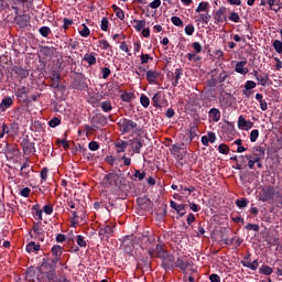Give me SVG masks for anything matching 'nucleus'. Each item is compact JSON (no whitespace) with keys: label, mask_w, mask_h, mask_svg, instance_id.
<instances>
[{"label":"nucleus","mask_w":282,"mask_h":282,"mask_svg":"<svg viewBox=\"0 0 282 282\" xmlns=\"http://www.w3.org/2000/svg\"><path fill=\"white\" fill-rule=\"evenodd\" d=\"M158 243V240H155V236H143L142 238V248H145V250H150V248H153Z\"/></svg>","instance_id":"nucleus-8"},{"label":"nucleus","mask_w":282,"mask_h":282,"mask_svg":"<svg viewBox=\"0 0 282 282\" xmlns=\"http://www.w3.org/2000/svg\"><path fill=\"white\" fill-rule=\"evenodd\" d=\"M170 151L172 155H174V158H177V160H184V155H186V151L181 153L182 148L180 147V144H173Z\"/></svg>","instance_id":"nucleus-14"},{"label":"nucleus","mask_w":282,"mask_h":282,"mask_svg":"<svg viewBox=\"0 0 282 282\" xmlns=\"http://www.w3.org/2000/svg\"><path fill=\"white\" fill-rule=\"evenodd\" d=\"M17 98H23V96H28V88L25 86H21L15 90Z\"/></svg>","instance_id":"nucleus-32"},{"label":"nucleus","mask_w":282,"mask_h":282,"mask_svg":"<svg viewBox=\"0 0 282 282\" xmlns=\"http://www.w3.org/2000/svg\"><path fill=\"white\" fill-rule=\"evenodd\" d=\"M140 102L142 105V107H144V109H147L151 105V100L149 99V97L147 95H141Z\"/></svg>","instance_id":"nucleus-33"},{"label":"nucleus","mask_w":282,"mask_h":282,"mask_svg":"<svg viewBox=\"0 0 282 282\" xmlns=\"http://www.w3.org/2000/svg\"><path fill=\"white\" fill-rule=\"evenodd\" d=\"M8 133H10V128H8V124L3 123V124H2V131H1V133H0V139H3V137H4L6 134H8Z\"/></svg>","instance_id":"nucleus-57"},{"label":"nucleus","mask_w":282,"mask_h":282,"mask_svg":"<svg viewBox=\"0 0 282 282\" xmlns=\"http://www.w3.org/2000/svg\"><path fill=\"white\" fill-rule=\"evenodd\" d=\"M162 100H164V93L158 91L153 97H152V102L153 106L156 108L162 107Z\"/></svg>","instance_id":"nucleus-16"},{"label":"nucleus","mask_w":282,"mask_h":282,"mask_svg":"<svg viewBox=\"0 0 282 282\" xmlns=\"http://www.w3.org/2000/svg\"><path fill=\"white\" fill-rule=\"evenodd\" d=\"M80 36L87 37L91 34L89 28L86 24H83V30L79 31Z\"/></svg>","instance_id":"nucleus-42"},{"label":"nucleus","mask_w":282,"mask_h":282,"mask_svg":"<svg viewBox=\"0 0 282 282\" xmlns=\"http://www.w3.org/2000/svg\"><path fill=\"white\" fill-rule=\"evenodd\" d=\"M245 228H246V230H253L254 232H259V225H257V224H247L246 226H245Z\"/></svg>","instance_id":"nucleus-47"},{"label":"nucleus","mask_w":282,"mask_h":282,"mask_svg":"<svg viewBox=\"0 0 282 282\" xmlns=\"http://www.w3.org/2000/svg\"><path fill=\"white\" fill-rule=\"evenodd\" d=\"M113 235V227L110 225H104L102 227L99 228V236L101 239H109Z\"/></svg>","instance_id":"nucleus-11"},{"label":"nucleus","mask_w":282,"mask_h":282,"mask_svg":"<svg viewBox=\"0 0 282 282\" xmlns=\"http://www.w3.org/2000/svg\"><path fill=\"white\" fill-rule=\"evenodd\" d=\"M246 65H248V62L246 61L238 62L236 64L235 72H237V74H242V75L248 74V68H246Z\"/></svg>","instance_id":"nucleus-18"},{"label":"nucleus","mask_w":282,"mask_h":282,"mask_svg":"<svg viewBox=\"0 0 282 282\" xmlns=\"http://www.w3.org/2000/svg\"><path fill=\"white\" fill-rule=\"evenodd\" d=\"M142 147H143L142 140H140V139L132 140V151L134 153H140V150L142 149Z\"/></svg>","instance_id":"nucleus-24"},{"label":"nucleus","mask_w":282,"mask_h":282,"mask_svg":"<svg viewBox=\"0 0 282 282\" xmlns=\"http://www.w3.org/2000/svg\"><path fill=\"white\" fill-rule=\"evenodd\" d=\"M253 76L258 82V85L261 87H265V85H268V80H270V75L268 73H259L258 70H253Z\"/></svg>","instance_id":"nucleus-6"},{"label":"nucleus","mask_w":282,"mask_h":282,"mask_svg":"<svg viewBox=\"0 0 282 282\" xmlns=\"http://www.w3.org/2000/svg\"><path fill=\"white\" fill-rule=\"evenodd\" d=\"M275 270H276L275 274L278 276H282V261H279L275 263Z\"/></svg>","instance_id":"nucleus-58"},{"label":"nucleus","mask_w":282,"mask_h":282,"mask_svg":"<svg viewBox=\"0 0 282 282\" xmlns=\"http://www.w3.org/2000/svg\"><path fill=\"white\" fill-rule=\"evenodd\" d=\"M121 100L123 102H131V100H133V93H123L121 95Z\"/></svg>","instance_id":"nucleus-37"},{"label":"nucleus","mask_w":282,"mask_h":282,"mask_svg":"<svg viewBox=\"0 0 282 282\" xmlns=\"http://www.w3.org/2000/svg\"><path fill=\"white\" fill-rule=\"evenodd\" d=\"M229 21H232L234 23H239V21H241V18L239 17V13L234 11L229 15Z\"/></svg>","instance_id":"nucleus-43"},{"label":"nucleus","mask_w":282,"mask_h":282,"mask_svg":"<svg viewBox=\"0 0 282 282\" xmlns=\"http://www.w3.org/2000/svg\"><path fill=\"white\" fill-rule=\"evenodd\" d=\"M229 76L230 74H228V72L223 70L218 76V83H224Z\"/></svg>","instance_id":"nucleus-51"},{"label":"nucleus","mask_w":282,"mask_h":282,"mask_svg":"<svg viewBox=\"0 0 282 282\" xmlns=\"http://www.w3.org/2000/svg\"><path fill=\"white\" fill-rule=\"evenodd\" d=\"M173 263H175V258L173 256H167L166 258L163 259L162 265L164 270H173Z\"/></svg>","instance_id":"nucleus-19"},{"label":"nucleus","mask_w":282,"mask_h":282,"mask_svg":"<svg viewBox=\"0 0 282 282\" xmlns=\"http://www.w3.org/2000/svg\"><path fill=\"white\" fill-rule=\"evenodd\" d=\"M119 180L120 176H118V174L109 173L104 177V183L106 184V186H117Z\"/></svg>","instance_id":"nucleus-9"},{"label":"nucleus","mask_w":282,"mask_h":282,"mask_svg":"<svg viewBox=\"0 0 282 282\" xmlns=\"http://www.w3.org/2000/svg\"><path fill=\"white\" fill-rule=\"evenodd\" d=\"M84 61L88 63V65H96V56H94L93 54H86L84 56Z\"/></svg>","instance_id":"nucleus-34"},{"label":"nucleus","mask_w":282,"mask_h":282,"mask_svg":"<svg viewBox=\"0 0 282 282\" xmlns=\"http://www.w3.org/2000/svg\"><path fill=\"white\" fill-rule=\"evenodd\" d=\"M236 206H238V208H246L248 206V199L242 198V199L236 200Z\"/></svg>","instance_id":"nucleus-46"},{"label":"nucleus","mask_w":282,"mask_h":282,"mask_svg":"<svg viewBox=\"0 0 282 282\" xmlns=\"http://www.w3.org/2000/svg\"><path fill=\"white\" fill-rule=\"evenodd\" d=\"M160 6H162L161 0H154L150 3V8H152V10H158V8H160Z\"/></svg>","instance_id":"nucleus-59"},{"label":"nucleus","mask_w":282,"mask_h":282,"mask_svg":"<svg viewBox=\"0 0 282 282\" xmlns=\"http://www.w3.org/2000/svg\"><path fill=\"white\" fill-rule=\"evenodd\" d=\"M218 151H219V153H221L223 155H228V153H230V148H228L227 144L221 143V144H219V147H218Z\"/></svg>","instance_id":"nucleus-35"},{"label":"nucleus","mask_w":282,"mask_h":282,"mask_svg":"<svg viewBox=\"0 0 282 282\" xmlns=\"http://www.w3.org/2000/svg\"><path fill=\"white\" fill-rule=\"evenodd\" d=\"M33 232L39 236V239L43 241V229L39 225H34Z\"/></svg>","instance_id":"nucleus-40"},{"label":"nucleus","mask_w":282,"mask_h":282,"mask_svg":"<svg viewBox=\"0 0 282 282\" xmlns=\"http://www.w3.org/2000/svg\"><path fill=\"white\" fill-rule=\"evenodd\" d=\"M42 274L47 279L48 282H54L56 279V270L52 265H44Z\"/></svg>","instance_id":"nucleus-5"},{"label":"nucleus","mask_w":282,"mask_h":282,"mask_svg":"<svg viewBox=\"0 0 282 282\" xmlns=\"http://www.w3.org/2000/svg\"><path fill=\"white\" fill-rule=\"evenodd\" d=\"M14 105V99L12 97H4L2 101L0 102V110L6 111L7 109H10Z\"/></svg>","instance_id":"nucleus-15"},{"label":"nucleus","mask_w":282,"mask_h":282,"mask_svg":"<svg viewBox=\"0 0 282 282\" xmlns=\"http://www.w3.org/2000/svg\"><path fill=\"white\" fill-rule=\"evenodd\" d=\"M247 160H254V162H261V160L265 159V149H263L261 145L254 147L252 149L251 154L246 155Z\"/></svg>","instance_id":"nucleus-3"},{"label":"nucleus","mask_w":282,"mask_h":282,"mask_svg":"<svg viewBox=\"0 0 282 282\" xmlns=\"http://www.w3.org/2000/svg\"><path fill=\"white\" fill-rule=\"evenodd\" d=\"M141 65H147L149 61H153V57L149 54H141L140 55Z\"/></svg>","instance_id":"nucleus-39"},{"label":"nucleus","mask_w":282,"mask_h":282,"mask_svg":"<svg viewBox=\"0 0 282 282\" xmlns=\"http://www.w3.org/2000/svg\"><path fill=\"white\" fill-rule=\"evenodd\" d=\"M12 72L15 75V78H18L19 80H23L28 78V76H30V70L21 66H13Z\"/></svg>","instance_id":"nucleus-7"},{"label":"nucleus","mask_w":282,"mask_h":282,"mask_svg":"<svg viewBox=\"0 0 282 282\" xmlns=\"http://www.w3.org/2000/svg\"><path fill=\"white\" fill-rule=\"evenodd\" d=\"M208 8H210V4L206 1H202L197 7L196 12H208Z\"/></svg>","instance_id":"nucleus-31"},{"label":"nucleus","mask_w":282,"mask_h":282,"mask_svg":"<svg viewBox=\"0 0 282 282\" xmlns=\"http://www.w3.org/2000/svg\"><path fill=\"white\" fill-rule=\"evenodd\" d=\"M43 210H44L45 215H52V213H54V207L52 205H45L43 207Z\"/></svg>","instance_id":"nucleus-61"},{"label":"nucleus","mask_w":282,"mask_h":282,"mask_svg":"<svg viewBox=\"0 0 282 282\" xmlns=\"http://www.w3.org/2000/svg\"><path fill=\"white\" fill-rule=\"evenodd\" d=\"M258 199L259 202H270V199H274V186H261L258 192Z\"/></svg>","instance_id":"nucleus-1"},{"label":"nucleus","mask_w":282,"mask_h":282,"mask_svg":"<svg viewBox=\"0 0 282 282\" xmlns=\"http://www.w3.org/2000/svg\"><path fill=\"white\" fill-rule=\"evenodd\" d=\"M118 127L121 133H131V131H135V129H138V123L131 119H120Z\"/></svg>","instance_id":"nucleus-2"},{"label":"nucleus","mask_w":282,"mask_h":282,"mask_svg":"<svg viewBox=\"0 0 282 282\" xmlns=\"http://www.w3.org/2000/svg\"><path fill=\"white\" fill-rule=\"evenodd\" d=\"M115 147L117 149V153H124L129 143L127 141H119L115 143Z\"/></svg>","instance_id":"nucleus-22"},{"label":"nucleus","mask_w":282,"mask_h":282,"mask_svg":"<svg viewBox=\"0 0 282 282\" xmlns=\"http://www.w3.org/2000/svg\"><path fill=\"white\" fill-rule=\"evenodd\" d=\"M238 127L239 129H245V131H248V129H252V127H254V123L252 121L246 120L243 116H240L238 118Z\"/></svg>","instance_id":"nucleus-13"},{"label":"nucleus","mask_w":282,"mask_h":282,"mask_svg":"<svg viewBox=\"0 0 282 282\" xmlns=\"http://www.w3.org/2000/svg\"><path fill=\"white\" fill-rule=\"evenodd\" d=\"M145 78L149 83V85H155V80L160 78V72L158 70H148L145 73Z\"/></svg>","instance_id":"nucleus-12"},{"label":"nucleus","mask_w":282,"mask_h":282,"mask_svg":"<svg viewBox=\"0 0 282 282\" xmlns=\"http://www.w3.org/2000/svg\"><path fill=\"white\" fill-rule=\"evenodd\" d=\"M134 28L137 30V32H142V30H144V28H147V20H134Z\"/></svg>","instance_id":"nucleus-29"},{"label":"nucleus","mask_w":282,"mask_h":282,"mask_svg":"<svg viewBox=\"0 0 282 282\" xmlns=\"http://www.w3.org/2000/svg\"><path fill=\"white\" fill-rule=\"evenodd\" d=\"M226 7H223L216 11L214 15L216 23H225V21H228V15H226Z\"/></svg>","instance_id":"nucleus-10"},{"label":"nucleus","mask_w":282,"mask_h":282,"mask_svg":"<svg viewBox=\"0 0 282 282\" xmlns=\"http://www.w3.org/2000/svg\"><path fill=\"white\" fill-rule=\"evenodd\" d=\"M192 47L196 52V54H199L202 52V44H199V42H194L192 44Z\"/></svg>","instance_id":"nucleus-62"},{"label":"nucleus","mask_w":282,"mask_h":282,"mask_svg":"<svg viewBox=\"0 0 282 282\" xmlns=\"http://www.w3.org/2000/svg\"><path fill=\"white\" fill-rule=\"evenodd\" d=\"M51 80L54 82L52 84V87H54V89H58V87H59V83L58 82L61 80V74H58L57 72H53Z\"/></svg>","instance_id":"nucleus-25"},{"label":"nucleus","mask_w":282,"mask_h":282,"mask_svg":"<svg viewBox=\"0 0 282 282\" xmlns=\"http://www.w3.org/2000/svg\"><path fill=\"white\" fill-rule=\"evenodd\" d=\"M254 87H257V83H254L253 80H248L246 84H245V89L247 91H250V89H254Z\"/></svg>","instance_id":"nucleus-50"},{"label":"nucleus","mask_w":282,"mask_h":282,"mask_svg":"<svg viewBox=\"0 0 282 282\" xmlns=\"http://www.w3.org/2000/svg\"><path fill=\"white\" fill-rule=\"evenodd\" d=\"M174 268H180V270H187L188 269V262L182 260V259H177L173 264H170Z\"/></svg>","instance_id":"nucleus-23"},{"label":"nucleus","mask_w":282,"mask_h":282,"mask_svg":"<svg viewBox=\"0 0 282 282\" xmlns=\"http://www.w3.org/2000/svg\"><path fill=\"white\" fill-rule=\"evenodd\" d=\"M88 149H90V151H98V149H100V144H98L96 141H91L88 144Z\"/></svg>","instance_id":"nucleus-56"},{"label":"nucleus","mask_w":282,"mask_h":282,"mask_svg":"<svg viewBox=\"0 0 282 282\" xmlns=\"http://www.w3.org/2000/svg\"><path fill=\"white\" fill-rule=\"evenodd\" d=\"M260 274H264V276H270L272 274L273 270L269 265L263 264L259 268Z\"/></svg>","instance_id":"nucleus-30"},{"label":"nucleus","mask_w":282,"mask_h":282,"mask_svg":"<svg viewBox=\"0 0 282 282\" xmlns=\"http://www.w3.org/2000/svg\"><path fill=\"white\" fill-rule=\"evenodd\" d=\"M209 281L210 282H221V278L217 275L216 273H213L209 275Z\"/></svg>","instance_id":"nucleus-63"},{"label":"nucleus","mask_w":282,"mask_h":282,"mask_svg":"<svg viewBox=\"0 0 282 282\" xmlns=\"http://www.w3.org/2000/svg\"><path fill=\"white\" fill-rule=\"evenodd\" d=\"M39 250H41V245H36L34 241L26 245V252H39Z\"/></svg>","instance_id":"nucleus-26"},{"label":"nucleus","mask_w":282,"mask_h":282,"mask_svg":"<svg viewBox=\"0 0 282 282\" xmlns=\"http://www.w3.org/2000/svg\"><path fill=\"white\" fill-rule=\"evenodd\" d=\"M100 28L102 32H107V30H109V20L107 18L101 19Z\"/></svg>","instance_id":"nucleus-45"},{"label":"nucleus","mask_w":282,"mask_h":282,"mask_svg":"<svg viewBox=\"0 0 282 282\" xmlns=\"http://www.w3.org/2000/svg\"><path fill=\"white\" fill-rule=\"evenodd\" d=\"M134 177L139 180V182H142L144 177H147V172H140V170L134 171Z\"/></svg>","instance_id":"nucleus-44"},{"label":"nucleus","mask_w":282,"mask_h":282,"mask_svg":"<svg viewBox=\"0 0 282 282\" xmlns=\"http://www.w3.org/2000/svg\"><path fill=\"white\" fill-rule=\"evenodd\" d=\"M39 32H40L41 36L47 37V36H50V33L52 32V30H50L48 26H42V28H40Z\"/></svg>","instance_id":"nucleus-41"},{"label":"nucleus","mask_w":282,"mask_h":282,"mask_svg":"<svg viewBox=\"0 0 282 282\" xmlns=\"http://www.w3.org/2000/svg\"><path fill=\"white\" fill-rule=\"evenodd\" d=\"M51 252L53 257H63V247L55 245L52 247Z\"/></svg>","instance_id":"nucleus-28"},{"label":"nucleus","mask_w":282,"mask_h":282,"mask_svg":"<svg viewBox=\"0 0 282 282\" xmlns=\"http://www.w3.org/2000/svg\"><path fill=\"white\" fill-rule=\"evenodd\" d=\"M99 45L101 50H109L111 47V44L107 40H99Z\"/></svg>","instance_id":"nucleus-54"},{"label":"nucleus","mask_w":282,"mask_h":282,"mask_svg":"<svg viewBox=\"0 0 282 282\" xmlns=\"http://www.w3.org/2000/svg\"><path fill=\"white\" fill-rule=\"evenodd\" d=\"M209 118H212L214 122H219V120H221V112L217 108H212L209 110Z\"/></svg>","instance_id":"nucleus-20"},{"label":"nucleus","mask_w":282,"mask_h":282,"mask_svg":"<svg viewBox=\"0 0 282 282\" xmlns=\"http://www.w3.org/2000/svg\"><path fill=\"white\" fill-rule=\"evenodd\" d=\"M100 107L105 113H109L113 109L110 100L101 101Z\"/></svg>","instance_id":"nucleus-27"},{"label":"nucleus","mask_w":282,"mask_h":282,"mask_svg":"<svg viewBox=\"0 0 282 282\" xmlns=\"http://www.w3.org/2000/svg\"><path fill=\"white\" fill-rule=\"evenodd\" d=\"M200 21L202 23H205L207 25L208 21H210V14L208 13L200 14Z\"/></svg>","instance_id":"nucleus-60"},{"label":"nucleus","mask_w":282,"mask_h":282,"mask_svg":"<svg viewBox=\"0 0 282 282\" xmlns=\"http://www.w3.org/2000/svg\"><path fill=\"white\" fill-rule=\"evenodd\" d=\"M171 21H172L173 25H176V28H182L184 25V22L182 21V19L180 17H172Z\"/></svg>","instance_id":"nucleus-38"},{"label":"nucleus","mask_w":282,"mask_h":282,"mask_svg":"<svg viewBox=\"0 0 282 282\" xmlns=\"http://www.w3.org/2000/svg\"><path fill=\"white\" fill-rule=\"evenodd\" d=\"M258 138H259V130H252L250 132V142H257Z\"/></svg>","instance_id":"nucleus-53"},{"label":"nucleus","mask_w":282,"mask_h":282,"mask_svg":"<svg viewBox=\"0 0 282 282\" xmlns=\"http://www.w3.org/2000/svg\"><path fill=\"white\" fill-rule=\"evenodd\" d=\"M22 149L24 153H36V148L34 147V142H30V141L22 142Z\"/></svg>","instance_id":"nucleus-17"},{"label":"nucleus","mask_w":282,"mask_h":282,"mask_svg":"<svg viewBox=\"0 0 282 282\" xmlns=\"http://www.w3.org/2000/svg\"><path fill=\"white\" fill-rule=\"evenodd\" d=\"M174 74H175V82L173 83V86L177 87L180 83V78H182V74H183L182 68H176Z\"/></svg>","instance_id":"nucleus-36"},{"label":"nucleus","mask_w":282,"mask_h":282,"mask_svg":"<svg viewBox=\"0 0 282 282\" xmlns=\"http://www.w3.org/2000/svg\"><path fill=\"white\" fill-rule=\"evenodd\" d=\"M194 32H195V26L193 24H187L185 26V34H187V36H193Z\"/></svg>","instance_id":"nucleus-48"},{"label":"nucleus","mask_w":282,"mask_h":282,"mask_svg":"<svg viewBox=\"0 0 282 282\" xmlns=\"http://www.w3.org/2000/svg\"><path fill=\"white\" fill-rule=\"evenodd\" d=\"M268 6L273 12H279L281 10V0H268Z\"/></svg>","instance_id":"nucleus-21"},{"label":"nucleus","mask_w":282,"mask_h":282,"mask_svg":"<svg viewBox=\"0 0 282 282\" xmlns=\"http://www.w3.org/2000/svg\"><path fill=\"white\" fill-rule=\"evenodd\" d=\"M77 245L80 248H85L87 246V241L85 240V237H83L82 235L77 236Z\"/></svg>","instance_id":"nucleus-49"},{"label":"nucleus","mask_w":282,"mask_h":282,"mask_svg":"<svg viewBox=\"0 0 282 282\" xmlns=\"http://www.w3.org/2000/svg\"><path fill=\"white\" fill-rule=\"evenodd\" d=\"M149 256L151 258L158 257L159 259L164 258V246L155 242V246L150 247Z\"/></svg>","instance_id":"nucleus-4"},{"label":"nucleus","mask_w":282,"mask_h":282,"mask_svg":"<svg viewBox=\"0 0 282 282\" xmlns=\"http://www.w3.org/2000/svg\"><path fill=\"white\" fill-rule=\"evenodd\" d=\"M50 170H47V167H43L41 173H40V176H41V180L42 182H47V173H48Z\"/></svg>","instance_id":"nucleus-52"},{"label":"nucleus","mask_w":282,"mask_h":282,"mask_svg":"<svg viewBox=\"0 0 282 282\" xmlns=\"http://www.w3.org/2000/svg\"><path fill=\"white\" fill-rule=\"evenodd\" d=\"M54 282H67V276H65V274H62L59 276L55 275Z\"/></svg>","instance_id":"nucleus-64"},{"label":"nucleus","mask_w":282,"mask_h":282,"mask_svg":"<svg viewBox=\"0 0 282 282\" xmlns=\"http://www.w3.org/2000/svg\"><path fill=\"white\" fill-rule=\"evenodd\" d=\"M48 124L54 129L55 127H58V124H61V119H58L57 117H54L53 119H51Z\"/></svg>","instance_id":"nucleus-55"}]
</instances>
